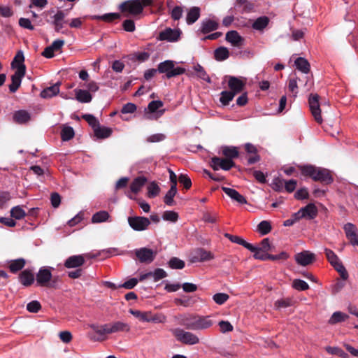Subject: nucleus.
Instances as JSON below:
<instances>
[{"mask_svg": "<svg viewBox=\"0 0 358 358\" xmlns=\"http://www.w3.org/2000/svg\"><path fill=\"white\" fill-rule=\"evenodd\" d=\"M90 327L100 336L96 339L99 341H104L106 334H111L110 323L103 325L91 324Z\"/></svg>", "mask_w": 358, "mask_h": 358, "instance_id": "obj_20", "label": "nucleus"}, {"mask_svg": "<svg viewBox=\"0 0 358 358\" xmlns=\"http://www.w3.org/2000/svg\"><path fill=\"white\" fill-rule=\"evenodd\" d=\"M141 263L150 264L156 257V252L148 248H141L134 251Z\"/></svg>", "mask_w": 358, "mask_h": 358, "instance_id": "obj_13", "label": "nucleus"}, {"mask_svg": "<svg viewBox=\"0 0 358 358\" xmlns=\"http://www.w3.org/2000/svg\"><path fill=\"white\" fill-rule=\"evenodd\" d=\"M153 1V0H128L121 3L120 9L122 13L137 15L143 12L144 7L152 5Z\"/></svg>", "mask_w": 358, "mask_h": 358, "instance_id": "obj_3", "label": "nucleus"}, {"mask_svg": "<svg viewBox=\"0 0 358 358\" xmlns=\"http://www.w3.org/2000/svg\"><path fill=\"white\" fill-rule=\"evenodd\" d=\"M258 231L262 234L266 235L271 230V225L268 221H262L257 226Z\"/></svg>", "mask_w": 358, "mask_h": 358, "instance_id": "obj_53", "label": "nucleus"}, {"mask_svg": "<svg viewBox=\"0 0 358 358\" xmlns=\"http://www.w3.org/2000/svg\"><path fill=\"white\" fill-rule=\"evenodd\" d=\"M59 92V85L56 83L50 87L44 89L41 92V96L47 99L57 95Z\"/></svg>", "mask_w": 358, "mask_h": 358, "instance_id": "obj_33", "label": "nucleus"}, {"mask_svg": "<svg viewBox=\"0 0 358 358\" xmlns=\"http://www.w3.org/2000/svg\"><path fill=\"white\" fill-rule=\"evenodd\" d=\"M166 321V317L162 313L153 314L150 311V315L149 317V322L154 323H164Z\"/></svg>", "mask_w": 358, "mask_h": 358, "instance_id": "obj_56", "label": "nucleus"}, {"mask_svg": "<svg viewBox=\"0 0 358 358\" xmlns=\"http://www.w3.org/2000/svg\"><path fill=\"white\" fill-rule=\"evenodd\" d=\"M218 325L222 334L231 332L234 330L233 325L229 321L222 320L218 323Z\"/></svg>", "mask_w": 358, "mask_h": 358, "instance_id": "obj_57", "label": "nucleus"}, {"mask_svg": "<svg viewBox=\"0 0 358 358\" xmlns=\"http://www.w3.org/2000/svg\"><path fill=\"white\" fill-rule=\"evenodd\" d=\"M129 313L143 322H149L150 311H141L138 310L130 309Z\"/></svg>", "mask_w": 358, "mask_h": 358, "instance_id": "obj_36", "label": "nucleus"}, {"mask_svg": "<svg viewBox=\"0 0 358 358\" xmlns=\"http://www.w3.org/2000/svg\"><path fill=\"white\" fill-rule=\"evenodd\" d=\"M24 60V57L22 52H21V51L18 52L17 53V55L15 56L14 59L11 64L13 68L17 69V66H24V64H23Z\"/></svg>", "mask_w": 358, "mask_h": 358, "instance_id": "obj_59", "label": "nucleus"}, {"mask_svg": "<svg viewBox=\"0 0 358 358\" xmlns=\"http://www.w3.org/2000/svg\"><path fill=\"white\" fill-rule=\"evenodd\" d=\"M314 259L315 255L307 250L297 253L295 255L296 263L303 266L310 264L313 262Z\"/></svg>", "mask_w": 358, "mask_h": 358, "instance_id": "obj_18", "label": "nucleus"}, {"mask_svg": "<svg viewBox=\"0 0 358 358\" xmlns=\"http://www.w3.org/2000/svg\"><path fill=\"white\" fill-rule=\"evenodd\" d=\"M218 28V23L213 20L207 19L201 22V31L203 34H207L215 31Z\"/></svg>", "mask_w": 358, "mask_h": 358, "instance_id": "obj_28", "label": "nucleus"}, {"mask_svg": "<svg viewBox=\"0 0 358 358\" xmlns=\"http://www.w3.org/2000/svg\"><path fill=\"white\" fill-rule=\"evenodd\" d=\"M308 104L312 115L318 124H322L323 119L321 115V109L319 103V96L311 94L308 99Z\"/></svg>", "mask_w": 358, "mask_h": 358, "instance_id": "obj_9", "label": "nucleus"}, {"mask_svg": "<svg viewBox=\"0 0 358 358\" xmlns=\"http://www.w3.org/2000/svg\"><path fill=\"white\" fill-rule=\"evenodd\" d=\"M295 65L297 69L304 73H308L310 71V64L307 59L303 57H298L295 62Z\"/></svg>", "mask_w": 358, "mask_h": 358, "instance_id": "obj_38", "label": "nucleus"}, {"mask_svg": "<svg viewBox=\"0 0 358 358\" xmlns=\"http://www.w3.org/2000/svg\"><path fill=\"white\" fill-rule=\"evenodd\" d=\"M229 298V295L225 293H217L213 296V301L218 305L224 304Z\"/></svg>", "mask_w": 358, "mask_h": 358, "instance_id": "obj_58", "label": "nucleus"}, {"mask_svg": "<svg viewBox=\"0 0 358 358\" xmlns=\"http://www.w3.org/2000/svg\"><path fill=\"white\" fill-rule=\"evenodd\" d=\"M163 106V102L159 100L152 101L148 103L147 108L145 110V118L148 120H156L161 117L164 110H159Z\"/></svg>", "mask_w": 358, "mask_h": 358, "instance_id": "obj_8", "label": "nucleus"}, {"mask_svg": "<svg viewBox=\"0 0 358 358\" xmlns=\"http://www.w3.org/2000/svg\"><path fill=\"white\" fill-rule=\"evenodd\" d=\"M173 335L176 340L185 345H193L198 344L200 341L199 337L191 331H185L180 328L173 330Z\"/></svg>", "mask_w": 358, "mask_h": 358, "instance_id": "obj_5", "label": "nucleus"}, {"mask_svg": "<svg viewBox=\"0 0 358 358\" xmlns=\"http://www.w3.org/2000/svg\"><path fill=\"white\" fill-rule=\"evenodd\" d=\"M236 94L231 91H223L220 94V101L224 106H227L234 99Z\"/></svg>", "mask_w": 358, "mask_h": 358, "instance_id": "obj_46", "label": "nucleus"}, {"mask_svg": "<svg viewBox=\"0 0 358 358\" xmlns=\"http://www.w3.org/2000/svg\"><path fill=\"white\" fill-rule=\"evenodd\" d=\"M94 136L98 138H106L112 134V129L106 127H101L100 124L94 130Z\"/></svg>", "mask_w": 358, "mask_h": 358, "instance_id": "obj_35", "label": "nucleus"}, {"mask_svg": "<svg viewBox=\"0 0 358 358\" xmlns=\"http://www.w3.org/2000/svg\"><path fill=\"white\" fill-rule=\"evenodd\" d=\"M194 70L196 72V76L199 78L208 83H210V77L208 76L204 69L200 64H197L196 65H195L194 66Z\"/></svg>", "mask_w": 358, "mask_h": 358, "instance_id": "obj_49", "label": "nucleus"}, {"mask_svg": "<svg viewBox=\"0 0 358 358\" xmlns=\"http://www.w3.org/2000/svg\"><path fill=\"white\" fill-rule=\"evenodd\" d=\"M147 179L143 176L136 178L130 185V190L134 194H137L145 184Z\"/></svg>", "mask_w": 358, "mask_h": 358, "instance_id": "obj_32", "label": "nucleus"}, {"mask_svg": "<svg viewBox=\"0 0 358 358\" xmlns=\"http://www.w3.org/2000/svg\"><path fill=\"white\" fill-rule=\"evenodd\" d=\"M160 189L157 184L155 182H151L148 186V196L150 198H154L157 196L159 193Z\"/></svg>", "mask_w": 358, "mask_h": 358, "instance_id": "obj_54", "label": "nucleus"}, {"mask_svg": "<svg viewBox=\"0 0 358 358\" xmlns=\"http://www.w3.org/2000/svg\"><path fill=\"white\" fill-rule=\"evenodd\" d=\"M348 318V315L342 312H335L331 315V318L329 320V323L331 324H334L338 322H343Z\"/></svg>", "mask_w": 358, "mask_h": 358, "instance_id": "obj_47", "label": "nucleus"}, {"mask_svg": "<svg viewBox=\"0 0 358 358\" xmlns=\"http://www.w3.org/2000/svg\"><path fill=\"white\" fill-rule=\"evenodd\" d=\"M41 308V303L38 301H32L27 305V310L30 313H38Z\"/></svg>", "mask_w": 358, "mask_h": 358, "instance_id": "obj_62", "label": "nucleus"}, {"mask_svg": "<svg viewBox=\"0 0 358 358\" xmlns=\"http://www.w3.org/2000/svg\"><path fill=\"white\" fill-rule=\"evenodd\" d=\"M177 192V187L171 186L170 189L167 192L164 199V201L166 205L171 206L174 204L173 198Z\"/></svg>", "mask_w": 358, "mask_h": 358, "instance_id": "obj_41", "label": "nucleus"}, {"mask_svg": "<svg viewBox=\"0 0 358 358\" xmlns=\"http://www.w3.org/2000/svg\"><path fill=\"white\" fill-rule=\"evenodd\" d=\"M30 120L29 113L24 110H20L14 113L13 120L18 124H24Z\"/></svg>", "mask_w": 358, "mask_h": 358, "instance_id": "obj_31", "label": "nucleus"}, {"mask_svg": "<svg viewBox=\"0 0 358 358\" xmlns=\"http://www.w3.org/2000/svg\"><path fill=\"white\" fill-rule=\"evenodd\" d=\"M234 166L235 163L230 159L214 157L210 159V166L215 171H217L219 169L229 171Z\"/></svg>", "mask_w": 358, "mask_h": 358, "instance_id": "obj_12", "label": "nucleus"}, {"mask_svg": "<svg viewBox=\"0 0 358 358\" xmlns=\"http://www.w3.org/2000/svg\"><path fill=\"white\" fill-rule=\"evenodd\" d=\"M111 334L117 332L128 333L131 330V326L129 323L123 321H115L110 323Z\"/></svg>", "mask_w": 358, "mask_h": 358, "instance_id": "obj_23", "label": "nucleus"}, {"mask_svg": "<svg viewBox=\"0 0 358 358\" xmlns=\"http://www.w3.org/2000/svg\"><path fill=\"white\" fill-rule=\"evenodd\" d=\"M26 264V261L23 258H19L10 260L8 262V268L10 272L15 273L22 270Z\"/></svg>", "mask_w": 358, "mask_h": 358, "instance_id": "obj_30", "label": "nucleus"}, {"mask_svg": "<svg viewBox=\"0 0 358 358\" xmlns=\"http://www.w3.org/2000/svg\"><path fill=\"white\" fill-rule=\"evenodd\" d=\"M222 155H224L227 159L231 160L238 156V150L236 147L224 146L222 148Z\"/></svg>", "mask_w": 358, "mask_h": 358, "instance_id": "obj_39", "label": "nucleus"}, {"mask_svg": "<svg viewBox=\"0 0 358 358\" xmlns=\"http://www.w3.org/2000/svg\"><path fill=\"white\" fill-rule=\"evenodd\" d=\"M275 307L278 309L282 308H287L292 305V299L287 298V299H281L279 300H277L275 302Z\"/></svg>", "mask_w": 358, "mask_h": 358, "instance_id": "obj_63", "label": "nucleus"}, {"mask_svg": "<svg viewBox=\"0 0 358 358\" xmlns=\"http://www.w3.org/2000/svg\"><path fill=\"white\" fill-rule=\"evenodd\" d=\"M292 287L298 291H305L309 289V285L303 280L294 279L292 282Z\"/></svg>", "mask_w": 358, "mask_h": 358, "instance_id": "obj_52", "label": "nucleus"}, {"mask_svg": "<svg viewBox=\"0 0 358 358\" xmlns=\"http://www.w3.org/2000/svg\"><path fill=\"white\" fill-rule=\"evenodd\" d=\"M82 117L92 127L93 130L100 124L98 120L93 115L85 114Z\"/></svg>", "mask_w": 358, "mask_h": 358, "instance_id": "obj_55", "label": "nucleus"}, {"mask_svg": "<svg viewBox=\"0 0 358 358\" xmlns=\"http://www.w3.org/2000/svg\"><path fill=\"white\" fill-rule=\"evenodd\" d=\"M301 174L309 176L315 181L329 184L332 182L333 178L329 170L326 169L315 167L313 165L301 166Z\"/></svg>", "mask_w": 358, "mask_h": 358, "instance_id": "obj_2", "label": "nucleus"}, {"mask_svg": "<svg viewBox=\"0 0 358 358\" xmlns=\"http://www.w3.org/2000/svg\"><path fill=\"white\" fill-rule=\"evenodd\" d=\"M344 231L347 238L352 245H358V234L357 227L352 223L344 225Z\"/></svg>", "mask_w": 358, "mask_h": 358, "instance_id": "obj_17", "label": "nucleus"}, {"mask_svg": "<svg viewBox=\"0 0 358 358\" xmlns=\"http://www.w3.org/2000/svg\"><path fill=\"white\" fill-rule=\"evenodd\" d=\"M85 262V255H72L68 257L65 262L64 266L67 268H74L83 266Z\"/></svg>", "mask_w": 358, "mask_h": 358, "instance_id": "obj_19", "label": "nucleus"}, {"mask_svg": "<svg viewBox=\"0 0 358 358\" xmlns=\"http://www.w3.org/2000/svg\"><path fill=\"white\" fill-rule=\"evenodd\" d=\"M178 214L173 210H166L164 211L162 215V219L166 221H169L173 223H175L178 220Z\"/></svg>", "mask_w": 358, "mask_h": 358, "instance_id": "obj_51", "label": "nucleus"}, {"mask_svg": "<svg viewBox=\"0 0 358 358\" xmlns=\"http://www.w3.org/2000/svg\"><path fill=\"white\" fill-rule=\"evenodd\" d=\"M226 40L233 46L241 47L244 42V38L236 31H229L226 34Z\"/></svg>", "mask_w": 358, "mask_h": 358, "instance_id": "obj_21", "label": "nucleus"}, {"mask_svg": "<svg viewBox=\"0 0 358 358\" xmlns=\"http://www.w3.org/2000/svg\"><path fill=\"white\" fill-rule=\"evenodd\" d=\"M157 70L160 73H165L167 78L176 77L185 73V69L175 66V62L172 60H166L158 64Z\"/></svg>", "mask_w": 358, "mask_h": 358, "instance_id": "obj_4", "label": "nucleus"}, {"mask_svg": "<svg viewBox=\"0 0 358 358\" xmlns=\"http://www.w3.org/2000/svg\"><path fill=\"white\" fill-rule=\"evenodd\" d=\"M285 180L280 178H275L272 182V187L274 190L280 192L285 187Z\"/></svg>", "mask_w": 358, "mask_h": 358, "instance_id": "obj_61", "label": "nucleus"}, {"mask_svg": "<svg viewBox=\"0 0 358 358\" xmlns=\"http://www.w3.org/2000/svg\"><path fill=\"white\" fill-rule=\"evenodd\" d=\"M65 17L66 14L63 10H57V12L52 16V24L54 25L55 30L57 32H59L64 27Z\"/></svg>", "mask_w": 358, "mask_h": 358, "instance_id": "obj_22", "label": "nucleus"}, {"mask_svg": "<svg viewBox=\"0 0 358 358\" xmlns=\"http://www.w3.org/2000/svg\"><path fill=\"white\" fill-rule=\"evenodd\" d=\"M222 189L231 199L237 201L238 203H239L241 204L247 203L246 199L243 195L239 194V192H238L236 189H231L229 187H222Z\"/></svg>", "mask_w": 358, "mask_h": 358, "instance_id": "obj_25", "label": "nucleus"}, {"mask_svg": "<svg viewBox=\"0 0 358 358\" xmlns=\"http://www.w3.org/2000/svg\"><path fill=\"white\" fill-rule=\"evenodd\" d=\"M229 50L225 47H220L215 50V57L218 61H223L229 57Z\"/></svg>", "mask_w": 358, "mask_h": 358, "instance_id": "obj_43", "label": "nucleus"}, {"mask_svg": "<svg viewBox=\"0 0 358 358\" xmlns=\"http://www.w3.org/2000/svg\"><path fill=\"white\" fill-rule=\"evenodd\" d=\"M110 217L109 213L106 210H101L93 215L92 222L101 223L107 221Z\"/></svg>", "mask_w": 358, "mask_h": 358, "instance_id": "obj_40", "label": "nucleus"}, {"mask_svg": "<svg viewBox=\"0 0 358 358\" xmlns=\"http://www.w3.org/2000/svg\"><path fill=\"white\" fill-rule=\"evenodd\" d=\"M325 349L326 351L331 355H336L341 358H348V355L340 348L327 346Z\"/></svg>", "mask_w": 358, "mask_h": 358, "instance_id": "obj_50", "label": "nucleus"}, {"mask_svg": "<svg viewBox=\"0 0 358 358\" xmlns=\"http://www.w3.org/2000/svg\"><path fill=\"white\" fill-rule=\"evenodd\" d=\"M213 259V253L201 248L194 250L190 255V261L192 263L203 262Z\"/></svg>", "mask_w": 358, "mask_h": 358, "instance_id": "obj_11", "label": "nucleus"}, {"mask_svg": "<svg viewBox=\"0 0 358 358\" xmlns=\"http://www.w3.org/2000/svg\"><path fill=\"white\" fill-rule=\"evenodd\" d=\"M182 324L186 329L192 331H205L211 328L215 321L213 315H201L199 314H192L182 320Z\"/></svg>", "mask_w": 358, "mask_h": 358, "instance_id": "obj_1", "label": "nucleus"}, {"mask_svg": "<svg viewBox=\"0 0 358 358\" xmlns=\"http://www.w3.org/2000/svg\"><path fill=\"white\" fill-rule=\"evenodd\" d=\"M19 280L24 286L28 287L34 282V275L31 271L26 269L21 272Z\"/></svg>", "mask_w": 358, "mask_h": 358, "instance_id": "obj_27", "label": "nucleus"}, {"mask_svg": "<svg viewBox=\"0 0 358 358\" xmlns=\"http://www.w3.org/2000/svg\"><path fill=\"white\" fill-rule=\"evenodd\" d=\"M228 85L232 92H234L236 94L242 91L245 83L241 79L234 77L229 76Z\"/></svg>", "mask_w": 358, "mask_h": 358, "instance_id": "obj_26", "label": "nucleus"}, {"mask_svg": "<svg viewBox=\"0 0 358 358\" xmlns=\"http://www.w3.org/2000/svg\"><path fill=\"white\" fill-rule=\"evenodd\" d=\"M317 215V207L313 203H309L303 208H301L298 212L294 213L297 218L313 219Z\"/></svg>", "mask_w": 358, "mask_h": 358, "instance_id": "obj_15", "label": "nucleus"}, {"mask_svg": "<svg viewBox=\"0 0 358 358\" xmlns=\"http://www.w3.org/2000/svg\"><path fill=\"white\" fill-rule=\"evenodd\" d=\"M168 264L172 269H182L185 266V262L178 257L171 258Z\"/></svg>", "mask_w": 358, "mask_h": 358, "instance_id": "obj_48", "label": "nucleus"}, {"mask_svg": "<svg viewBox=\"0 0 358 358\" xmlns=\"http://www.w3.org/2000/svg\"><path fill=\"white\" fill-rule=\"evenodd\" d=\"M25 66H17L15 73L11 76V84L9 85V90L15 92L20 87L22 78L25 75Z\"/></svg>", "mask_w": 358, "mask_h": 358, "instance_id": "obj_14", "label": "nucleus"}, {"mask_svg": "<svg viewBox=\"0 0 358 358\" xmlns=\"http://www.w3.org/2000/svg\"><path fill=\"white\" fill-rule=\"evenodd\" d=\"M181 31L179 29H172L166 28L159 34L158 39L160 41H166L169 42H176L180 38Z\"/></svg>", "mask_w": 358, "mask_h": 358, "instance_id": "obj_16", "label": "nucleus"}, {"mask_svg": "<svg viewBox=\"0 0 358 358\" xmlns=\"http://www.w3.org/2000/svg\"><path fill=\"white\" fill-rule=\"evenodd\" d=\"M269 19L266 16L258 17L252 24V27L257 31H263L268 24Z\"/></svg>", "mask_w": 358, "mask_h": 358, "instance_id": "obj_37", "label": "nucleus"}, {"mask_svg": "<svg viewBox=\"0 0 358 358\" xmlns=\"http://www.w3.org/2000/svg\"><path fill=\"white\" fill-rule=\"evenodd\" d=\"M324 253L329 262L339 273L341 278L344 280H347L348 273L335 252L330 249L325 248Z\"/></svg>", "mask_w": 358, "mask_h": 358, "instance_id": "obj_6", "label": "nucleus"}, {"mask_svg": "<svg viewBox=\"0 0 358 358\" xmlns=\"http://www.w3.org/2000/svg\"><path fill=\"white\" fill-rule=\"evenodd\" d=\"M10 216L15 220H21L26 216V213L21 206H17L11 208Z\"/></svg>", "mask_w": 358, "mask_h": 358, "instance_id": "obj_44", "label": "nucleus"}, {"mask_svg": "<svg viewBox=\"0 0 358 358\" xmlns=\"http://www.w3.org/2000/svg\"><path fill=\"white\" fill-rule=\"evenodd\" d=\"M52 268L48 266L41 267L36 273V279L37 285L41 287H55V280L52 282Z\"/></svg>", "mask_w": 358, "mask_h": 358, "instance_id": "obj_7", "label": "nucleus"}, {"mask_svg": "<svg viewBox=\"0 0 358 358\" xmlns=\"http://www.w3.org/2000/svg\"><path fill=\"white\" fill-rule=\"evenodd\" d=\"M120 14L117 13H106L103 15H94L92 19L101 20L105 22H110L120 18Z\"/></svg>", "mask_w": 358, "mask_h": 358, "instance_id": "obj_42", "label": "nucleus"}, {"mask_svg": "<svg viewBox=\"0 0 358 358\" xmlns=\"http://www.w3.org/2000/svg\"><path fill=\"white\" fill-rule=\"evenodd\" d=\"M128 223L132 229L134 231H144L146 230L150 224V221L148 218L141 216H133L128 217Z\"/></svg>", "mask_w": 358, "mask_h": 358, "instance_id": "obj_10", "label": "nucleus"}, {"mask_svg": "<svg viewBox=\"0 0 358 358\" xmlns=\"http://www.w3.org/2000/svg\"><path fill=\"white\" fill-rule=\"evenodd\" d=\"M200 17V8L199 7L191 8L187 14L186 22L188 24L194 23Z\"/></svg>", "mask_w": 358, "mask_h": 358, "instance_id": "obj_34", "label": "nucleus"}, {"mask_svg": "<svg viewBox=\"0 0 358 358\" xmlns=\"http://www.w3.org/2000/svg\"><path fill=\"white\" fill-rule=\"evenodd\" d=\"M166 276V272L162 268H156L153 272H152V277L153 278L155 282L159 281V280L163 279Z\"/></svg>", "mask_w": 358, "mask_h": 358, "instance_id": "obj_60", "label": "nucleus"}, {"mask_svg": "<svg viewBox=\"0 0 358 358\" xmlns=\"http://www.w3.org/2000/svg\"><path fill=\"white\" fill-rule=\"evenodd\" d=\"M76 99L80 103H90L92 96L87 90L76 89L74 90Z\"/></svg>", "mask_w": 358, "mask_h": 358, "instance_id": "obj_29", "label": "nucleus"}, {"mask_svg": "<svg viewBox=\"0 0 358 358\" xmlns=\"http://www.w3.org/2000/svg\"><path fill=\"white\" fill-rule=\"evenodd\" d=\"M245 149L248 154L251 155L248 159V164H255L260 160V157L257 154V149L254 145L247 143L245 145Z\"/></svg>", "mask_w": 358, "mask_h": 358, "instance_id": "obj_24", "label": "nucleus"}, {"mask_svg": "<svg viewBox=\"0 0 358 358\" xmlns=\"http://www.w3.org/2000/svg\"><path fill=\"white\" fill-rule=\"evenodd\" d=\"M74 130L71 127L65 126L61 131V137L64 141L71 140L74 136Z\"/></svg>", "mask_w": 358, "mask_h": 358, "instance_id": "obj_45", "label": "nucleus"}, {"mask_svg": "<svg viewBox=\"0 0 358 358\" xmlns=\"http://www.w3.org/2000/svg\"><path fill=\"white\" fill-rule=\"evenodd\" d=\"M178 180L187 189H189L192 186L191 179L187 175L181 174L178 178Z\"/></svg>", "mask_w": 358, "mask_h": 358, "instance_id": "obj_64", "label": "nucleus"}]
</instances>
